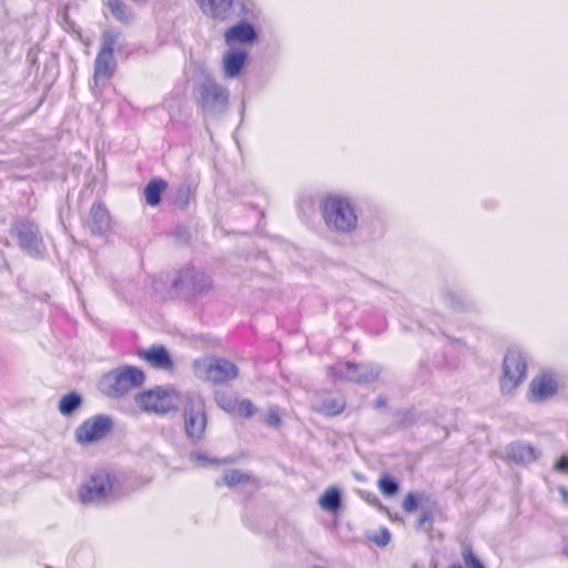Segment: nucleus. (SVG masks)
Listing matches in <instances>:
<instances>
[{"label":"nucleus","mask_w":568,"mask_h":568,"mask_svg":"<svg viewBox=\"0 0 568 568\" xmlns=\"http://www.w3.org/2000/svg\"><path fill=\"white\" fill-rule=\"evenodd\" d=\"M320 212L327 230L342 236L353 235L359 225L354 199L343 193H331L320 204Z\"/></svg>","instance_id":"nucleus-1"},{"label":"nucleus","mask_w":568,"mask_h":568,"mask_svg":"<svg viewBox=\"0 0 568 568\" xmlns=\"http://www.w3.org/2000/svg\"><path fill=\"white\" fill-rule=\"evenodd\" d=\"M153 288L169 298L191 300L211 286L210 277L194 267L178 271L174 275H160L153 280Z\"/></svg>","instance_id":"nucleus-2"},{"label":"nucleus","mask_w":568,"mask_h":568,"mask_svg":"<svg viewBox=\"0 0 568 568\" xmlns=\"http://www.w3.org/2000/svg\"><path fill=\"white\" fill-rule=\"evenodd\" d=\"M8 233L18 248L32 258H42L47 247L39 223L30 216H14Z\"/></svg>","instance_id":"nucleus-3"},{"label":"nucleus","mask_w":568,"mask_h":568,"mask_svg":"<svg viewBox=\"0 0 568 568\" xmlns=\"http://www.w3.org/2000/svg\"><path fill=\"white\" fill-rule=\"evenodd\" d=\"M194 97L204 112L221 113L227 108L230 92L214 75L203 71L195 80Z\"/></svg>","instance_id":"nucleus-4"},{"label":"nucleus","mask_w":568,"mask_h":568,"mask_svg":"<svg viewBox=\"0 0 568 568\" xmlns=\"http://www.w3.org/2000/svg\"><path fill=\"white\" fill-rule=\"evenodd\" d=\"M118 491L115 475L106 470H98L79 487L78 496L82 504L100 505L114 500L118 497Z\"/></svg>","instance_id":"nucleus-5"},{"label":"nucleus","mask_w":568,"mask_h":568,"mask_svg":"<svg viewBox=\"0 0 568 568\" xmlns=\"http://www.w3.org/2000/svg\"><path fill=\"white\" fill-rule=\"evenodd\" d=\"M144 383V373L135 366H123L104 374L100 390L109 398H121Z\"/></svg>","instance_id":"nucleus-6"},{"label":"nucleus","mask_w":568,"mask_h":568,"mask_svg":"<svg viewBox=\"0 0 568 568\" xmlns=\"http://www.w3.org/2000/svg\"><path fill=\"white\" fill-rule=\"evenodd\" d=\"M193 371L196 377L212 384H225L239 376V368L233 362L216 356L194 361Z\"/></svg>","instance_id":"nucleus-7"},{"label":"nucleus","mask_w":568,"mask_h":568,"mask_svg":"<svg viewBox=\"0 0 568 568\" xmlns=\"http://www.w3.org/2000/svg\"><path fill=\"white\" fill-rule=\"evenodd\" d=\"M382 374V367L374 363L337 362L328 367V375L335 379L349 381L357 384L375 382Z\"/></svg>","instance_id":"nucleus-8"},{"label":"nucleus","mask_w":568,"mask_h":568,"mask_svg":"<svg viewBox=\"0 0 568 568\" xmlns=\"http://www.w3.org/2000/svg\"><path fill=\"white\" fill-rule=\"evenodd\" d=\"M184 430L193 444L200 443L205 434L207 418L205 404L200 395H189L184 405Z\"/></svg>","instance_id":"nucleus-9"},{"label":"nucleus","mask_w":568,"mask_h":568,"mask_svg":"<svg viewBox=\"0 0 568 568\" xmlns=\"http://www.w3.org/2000/svg\"><path fill=\"white\" fill-rule=\"evenodd\" d=\"M527 362L525 354L517 348L508 349L504 357L500 389L503 393L513 392L526 377Z\"/></svg>","instance_id":"nucleus-10"},{"label":"nucleus","mask_w":568,"mask_h":568,"mask_svg":"<svg viewBox=\"0 0 568 568\" xmlns=\"http://www.w3.org/2000/svg\"><path fill=\"white\" fill-rule=\"evenodd\" d=\"M135 403L144 412L166 414L175 408L173 389L156 388L135 395Z\"/></svg>","instance_id":"nucleus-11"},{"label":"nucleus","mask_w":568,"mask_h":568,"mask_svg":"<svg viewBox=\"0 0 568 568\" xmlns=\"http://www.w3.org/2000/svg\"><path fill=\"white\" fill-rule=\"evenodd\" d=\"M112 428V419L106 415H95L83 422L75 430L79 443H93L102 439Z\"/></svg>","instance_id":"nucleus-12"},{"label":"nucleus","mask_w":568,"mask_h":568,"mask_svg":"<svg viewBox=\"0 0 568 568\" xmlns=\"http://www.w3.org/2000/svg\"><path fill=\"white\" fill-rule=\"evenodd\" d=\"M559 388L558 377L552 372H542L535 376L528 389V400L541 403L554 397Z\"/></svg>","instance_id":"nucleus-13"},{"label":"nucleus","mask_w":568,"mask_h":568,"mask_svg":"<svg viewBox=\"0 0 568 568\" xmlns=\"http://www.w3.org/2000/svg\"><path fill=\"white\" fill-rule=\"evenodd\" d=\"M345 406L344 396L329 392H318L312 399L313 410L329 417L339 415Z\"/></svg>","instance_id":"nucleus-14"},{"label":"nucleus","mask_w":568,"mask_h":568,"mask_svg":"<svg viewBox=\"0 0 568 568\" xmlns=\"http://www.w3.org/2000/svg\"><path fill=\"white\" fill-rule=\"evenodd\" d=\"M202 13L215 22H227L233 18L234 0H194Z\"/></svg>","instance_id":"nucleus-15"},{"label":"nucleus","mask_w":568,"mask_h":568,"mask_svg":"<svg viewBox=\"0 0 568 568\" xmlns=\"http://www.w3.org/2000/svg\"><path fill=\"white\" fill-rule=\"evenodd\" d=\"M248 60V53L243 49L226 51L222 57V74L224 79H237Z\"/></svg>","instance_id":"nucleus-16"},{"label":"nucleus","mask_w":568,"mask_h":568,"mask_svg":"<svg viewBox=\"0 0 568 568\" xmlns=\"http://www.w3.org/2000/svg\"><path fill=\"white\" fill-rule=\"evenodd\" d=\"M223 37L225 43L230 47L236 43L252 44L258 38L257 31L253 23H250L245 20H240L234 26L227 28L224 31Z\"/></svg>","instance_id":"nucleus-17"},{"label":"nucleus","mask_w":568,"mask_h":568,"mask_svg":"<svg viewBox=\"0 0 568 568\" xmlns=\"http://www.w3.org/2000/svg\"><path fill=\"white\" fill-rule=\"evenodd\" d=\"M435 305H443L454 313H460L468 308L469 302L463 294L454 292L447 285L438 288L434 300Z\"/></svg>","instance_id":"nucleus-18"},{"label":"nucleus","mask_w":568,"mask_h":568,"mask_svg":"<svg viewBox=\"0 0 568 568\" xmlns=\"http://www.w3.org/2000/svg\"><path fill=\"white\" fill-rule=\"evenodd\" d=\"M336 317L338 324L347 331L355 324L359 325L362 320V311L358 312L357 306L353 300L343 298L336 304Z\"/></svg>","instance_id":"nucleus-19"},{"label":"nucleus","mask_w":568,"mask_h":568,"mask_svg":"<svg viewBox=\"0 0 568 568\" xmlns=\"http://www.w3.org/2000/svg\"><path fill=\"white\" fill-rule=\"evenodd\" d=\"M110 214L100 202H94L88 216V227L93 234H104L110 227Z\"/></svg>","instance_id":"nucleus-20"},{"label":"nucleus","mask_w":568,"mask_h":568,"mask_svg":"<svg viewBox=\"0 0 568 568\" xmlns=\"http://www.w3.org/2000/svg\"><path fill=\"white\" fill-rule=\"evenodd\" d=\"M140 357L158 369L170 371L174 364L168 349L162 345H153L140 352Z\"/></svg>","instance_id":"nucleus-21"},{"label":"nucleus","mask_w":568,"mask_h":568,"mask_svg":"<svg viewBox=\"0 0 568 568\" xmlns=\"http://www.w3.org/2000/svg\"><path fill=\"white\" fill-rule=\"evenodd\" d=\"M445 347L448 351H457L458 354L454 355V356H447L446 354H444L443 356H440L438 358L436 357L433 361V366L436 368H448V369L456 368L459 364V357L462 355H465L469 351L466 343H464L462 339L447 338Z\"/></svg>","instance_id":"nucleus-22"},{"label":"nucleus","mask_w":568,"mask_h":568,"mask_svg":"<svg viewBox=\"0 0 568 568\" xmlns=\"http://www.w3.org/2000/svg\"><path fill=\"white\" fill-rule=\"evenodd\" d=\"M359 325L371 334H381L386 329L387 321L379 310L373 306H364Z\"/></svg>","instance_id":"nucleus-23"},{"label":"nucleus","mask_w":568,"mask_h":568,"mask_svg":"<svg viewBox=\"0 0 568 568\" xmlns=\"http://www.w3.org/2000/svg\"><path fill=\"white\" fill-rule=\"evenodd\" d=\"M508 457L518 464H530L537 459L536 449L526 443L516 442L508 446Z\"/></svg>","instance_id":"nucleus-24"},{"label":"nucleus","mask_w":568,"mask_h":568,"mask_svg":"<svg viewBox=\"0 0 568 568\" xmlns=\"http://www.w3.org/2000/svg\"><path fill=\"white\" fill-rule=\"evenodd\" d=\"M234 10H237L240 20H245L250 23L257 21L262 14L260 7L254 0H234Z\"/></svg>","instance_id":"nucleus-25"},{"label":"nucleus","mask_w":568,"mask_h":568,"mask_svg":"<svg viewBox=\"0 0 568 568\" xmlns=\"http://www.w3.org/2000/svg\"><path fill=\"white\" fill-rule=\"evenodd\" d=\"M113 54L99 51L94 63V81L111 78L113 72Z\"/></svg>","instance_id":"nucleus-26"},{"label":"nucleus","mask_w":568,"mask_h":568,"mask_svg":"<svg viewBox=\"0 0 568 568\" xmlns=\"http://www.w3.org/2000/svg\"><path fill=\"white\" fill-rule=\"evenodd\" d=\"M106 6L115 20L121 23H130L134 14L132 10L122 0H108Z\"/></svg>","instance_id":"nucleus-27"},{"label":"nucleus","mask_w":568,"mask_h":568,"mask_svg":"<svg viewBox=\"0 0 568 568\" xmlns=\"http://www.w3.org/2000/svg\"><path fill=\"white\" fill-rule=\"evenodd\" d=\"M341 493L336 487L327 488L320 498V506L326 511H337L341 507Z\"/></svg>","instance_id":"nucleus-28"},{"label":"nucleus","mask_w":568,"mask_h":568,"mask_svg":"<svg viewBox=\"0 0 568 568\" xmlns=\"http://www.w3.org/2000/svg\"><path fill=\"white\" fill-rule=\"evenodd\" d=\"M166 183L161 179H154L148 183L144 189L145 201L149 205L155 206L161 201V193L165 189Z\"/></svg>","instance_id":"nucleus-29"},{"label":"nucleus","mask_w":568,"mask_h":568,"mask_svg":"<svg viewBox=\"0 0 568 568\" xmlns=\"http://www.w3.org/2000/svg\"><path fill=\"white\" fill-rule=\"evenodd\" d=\"M445 317L438 313L425 312L424 317L417 323L418 327H425L434 333L436 329L446 335L445 332Z\"/></svg>","instance_id":"nucleus-30"},{"label":"nucleus","mask_w":568,"mask_h":568,"mask_svg":"<svg viewBox=\"0 0 568 568\" xmlns=\"http://www.w3.org/2000/svg\"><path fill=\"white\" fill-rule=\"evenodd\" d=\"M385 230V223L379 216L372 219V221H364L362 225L364 235L371 240L379 239L383 236Z\"/></svg>","instance_id":"nucleus-31"},{"label":"nucleus","mask_w":568,"mask_h":568,"mask_svg":"<svg viewBox=\"0 0 568 568\" xmlns=\"http://www.w3.org/2000/svg\"><path fill=\"white\" fill-rule=\"evenodd\" d=\"M82 402L81 396L78 393H69L64 395L59 404V410L62 415L69 416L71 415L78 407H80Z\"/></svg>","instance_id":"nucleus-32"},{"label":"nucleus","mask_w":568,"mask_h":568,"mask_svg":"<svg viewBox=\"0 0 568 568\" xmlns=\"http://www.w3.org/2000/svg\"><path fill=\"white\" fill-rule=\"evenodd\" d=\"M223 481L226 486L233 487L239 484H246V483H253L251 475L244 471H241L239 469H231L224 473L223 475Z\"/></svg>","instance_id":"nucleus-33"},{"label":"nucleus","mask_w":568,"mask_h":568,"mask_svg":"<svg viewBox=\"0 0 568 568\" xmlns=\"http://www.w3.org/2000/svg\"><path fill=\"white\" fill-rule=\"evenodd\" d=\"M120 38V32L119 31H115V30H105L103 33H102V47H101V52H105V53H111L113 54V51H114V45L115 43L118 42Z\"/></svg>","instance_id":"nucleus-34"},{"label":"nucleus","mask_w":568,"mask_h":568,"mask_svg":"<svg viewBox=\"0 0 568 568\" xmlns=\"http://www.w3.org/2000/svg\"><path fill=\"white\" fill-rule=\"evenodd\" d=\"M462 555L466 568H485L483 562L475 556L470 547H465Z\"/></svg>","instance_id":"nucleus-35"},{"label":"nucleus","mask_w":568,"mask_h":568,"mask_svg":"<svg viewBox=\"0 0 568 568\" xmlns=\"http://www.w3.org/2000/svg\"><path fill=\"white\" fill-rule=\"evenodd\" d=\"M379 489L385 496H393L398 490V484L386 476L379 479Z\"/></svg>","instance_id":"nucleus-36"},{"label":"nucleus","mask_w":568,"mask_h":568,"mask_svg":"<svg viewBox=\"0 0 568 568\" xmlns=\"http://www.w3.org/2000/svg\"><path fill=\"white\" fill-rule=\"evenodd\" d=\"M190 460L195 463L199 466H207L211 464H220L221 462L215 458H210L207 455L201 452H192L190 453Z\"/></svg>","instance_id":"nucleus-37"},{"label":"nucleus","mask_w":568,"mask_h":568,"mask_svg":"<svg viewBox=\"0 0 568 568\" xmlns=\"http://www.w3.org/2000/svg\"><path fill=\"white\" fill-rule=\"evenodd\" d=\"M369 539L378 547H385L390 541V531L386 527H383L377 534H375V536L371 537Z\"/></svg>","instance_id":"nucleus-38"},{"label":"nucleus","mask_w":568,"mask_h":568,"mask_svg":"<svg viewBox=\"0 0 568 568\" xmlns=\"http://www.w3.org/2000/svg\"><path fill=\"white\" fill-rule=\"evenodd\" d=\"M264 423L270 427H277L281 423V417L277 407H271L264 416Z\"/></svg>","instance_id":"nucleus-39"},{"label":"nucleus","mask_w":568,"mask_h":568,"mask_svg":"<svg viewBox=\"0 0 568 568\" xmlns=\"http://www.w3.org/2000/svg\"><path fill=\"white\" fill-rule=\"evenodd\" d=\"M239 414L243 417H251L255 413V406L250 399H242L237 404Z\"/></svg>","instance_id":"nucleus-40"},{"label":"nucleus","mask_w":568,"mask_h":568,"mask_svg":"<svg viewBox=\"0 0 568 568\" xmlns=\"http://www.w3.org/2000/svg\"><path fill=\"white\" fill-rule=\"evenodd\" d=\"M60 23L67 31H75V23L70 19L68 13V6L59 12Z\"/></svg>","instance_id":"nucleus-41"},{"label":"nucleus","mask_w":568,"mask_h":568,"mask_svg":"<svg viewBox=\"0 0 568 568\" xmlns=\"http://www.w3.org/2000/svg\"><path fill=\"white\" fill-rule=\"evenodd\" d=\"M432 369L426 361H420L418 366V383L424 384L430 376Z\"/></svg>","instance_id":"nucleus-42"},{"label":"nucleus","mask_w":568,"mask_h":568,"mask_svg":"<svg viewBox=\"0 0 568 568\" xmlns=\"http://www.w3.org/2000/svg\"><path fill=\"white\" fill-rule=\"evenodd\" d=\"M12 150L11 143L7 140L6 129L0 128V155Z\"/></svg>","instance_id":"nucleus-43"},{"label":"nucleus","mask_w":568,"mask_h":568,"mask_svg":"<svg viewBox=\"0 0 568 568\" xmlns=\"http://www.w3.org/2000/svg\"><path fill=\"white\" fill-rule=\"evenodd\" d=\"M403 508L407 513H412L417 508V500L413 494H408L403 501Z\"/></svg>","instance_id":"nucleus-44"},{"label":"nucleus","mask_w":568,"mask_h":568,"mask_svg":"<svg viewBox=\"0 0 568 568\" xmlns=\"http://www.w3.org/2000/svg\"><path fill=\"white\" fill-rule=\"evenodd\" d=\"M555 470L559 473H568V456H561L554 466Z\"/></svg>","instance_id":"nucleus-45"},{"label":"nucleus","mask_w":568,"mask_h":568,"mask_svg":"<svg viewBox=\"0 0 568 568\" xmlns=\"http://www.w3.org/2000/svg\"><path fill=\"white\" fill-rule=\"evenodd\" d=\"M432 520H433V515H432V513H430V511H428V510H427V511H424V513L420 515V517L418 518L416 527H417L418 529H420V528H423V527H424V525H425L426 523H432Z\"/></svg>","instance_id":"nucleus-46"},{"label":"nucleus","mask_w":568,"mask_h":568,"mask_svg":"<svg viewBox=\"0 0 568 568\" xmlns=\"http://www.w3.org/2000/svg\"><path fill=\"white\" fill-rule=\"evenodd\" d=\"M216 400H217V404L225 410H232L234 409V404L232 403V400H226L225 397L222 395H216Z\"/></svg>","instance_id":"nucleus-47"},{"label":"nucleus","mask_w":568,"mask_h":568,"mask_svg":"<svg viewBox=\"0 0 568 568\" xmlns=\"http://www.w3.org/2000/svg\"><path fill=\"white\" fill-rule=\"evenodd\" d=\"M398 415L402 416V418H400L402 425H407V424H410L414 422V413L412 410L400 412V413H398Z\"/></svg>","instance_id":"nucleus-48"},{"label":"nucleus","mask_w":568,"mask_h":568,"mask_svg":"<svg viewBox=\"0 0 568 568\" xmlns=\"http://www.w3.org/2000/svg\"><path fill=\"white\" fill-rule=\"evenodd\" d=\"M558 491L560 493L562 500L568 504V489L565 486H560L558 488Z\"/></svg>","instance_id":"nucleus-49"},{"label":"nucleus","mask_w":568,"mask_h":568,"mask_svg":"<svg viewBox=\"0 0 568 568\" xmlns=\"http://www.w3.org/2000/svg\"><path fill=\"white\" fill-rule=\"evenodd\" d=\"M384 406H386V398L384 396H379L376 399L375 407L376 408H381V407H384Z\"/></svg>","instance_id":"nucleus-50"},{"label":"nucleus","mask_w":568,"mask_h":568,"mask_svg":"<svg viewBox=\"0 0 568 568\" xmlns=\"http://www.w3.org/2000/svg\"><path fill=\"white\" fill-rule=\"evenodd\" d=\"M400 316H402V318H400V323H402V325H403L406 329L412 331V329H413V326H412V325H409V324L406 322V314H405V313H403V314H400Z\"/></svg>","instance_id":"nucleus-51"},{"label":"nucleus","mask_w":568,"mask_h":568,"mask_svg":"<svg viewBox=\"0 0 568 568\" xmlns=\"http://www.w3.org/2000/svg\"><path fill=\"white\" fill-rule=\"evenodd\" d=\"M449 568H462L459 565H453Z\"/></svg>","instance_id":"nucleus-52"},{"label":"nucleus","mask_w":568,"mask_h":568,"mask_svg":"<svg viewBox=\"0 0 568 568\" xmlns=\"http://www.w3.org/2000/svg\"><path fill=\"white\" fill-rule=\"evenodd\" d=\"M134 2H145L146 0H133Z\"/></svg>","instance_id":"nucleus-53"},{"label":"nucleus","mask_w":568,"mask_h":568,"mask_svg":"<svg viewBox=\"0 0 568 568\" xmlns=\"http://www.w3.org/2000/svg\"><path fill=\"white\" fill-rule=\"evenodd\" d=\"M414 568H416V567H414Z\"/></svg>","instance_id":"nucleus-54"}]
</instances>
